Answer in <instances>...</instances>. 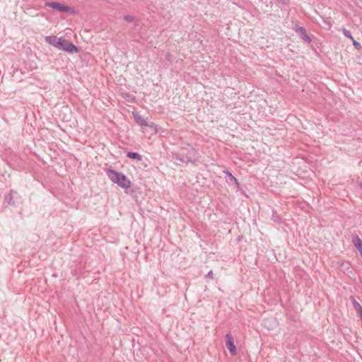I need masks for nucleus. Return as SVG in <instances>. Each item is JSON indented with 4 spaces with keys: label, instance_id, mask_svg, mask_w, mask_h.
<instances>
[{
    "label": "nucleus",
    "instance_id": "nucleus-1",
    "mask_svg": "<svg viewBox=\"0 0 362 362\" xmlns=\"http://www.w3.org/2000/svg\"><path fill=\"white\" fill-rule=\"evenodd\" d=\"M107 175L112 182L116 183L123 189H128L131 187V181L121 173L112 169H107Z\"/></svg>",
    "mask_w": 362,
    "mask_h": 362
},
{
    "label": "nucleus",
    "instance_id": "nucleus-2",
    "mask_svg": "<svg viewBox=\"0 0 362 362\" xmlns=\"http://www.w3.org/2000/svg\"><path fill=\"white\" fill-rule=\"evenodd\" d=\"M57 48L69 53L77 52L78 51L76 46L62 37L59 38Z\"/></svg>",
    "mask_w": 362,
    "mask_h": 362
},
{
    "label": "nucleus",
    "instance_id": "nucleus-3",
    "mask_svg": "<svg viewBox=\"0 0 362 362\" xmlns=\"http://www.w3.org/2000/svg\"><path fill=\"white\" fill-rule=\"evenodd\" d=\"M45 5L60 12L68 13L71 11V8L70 6L62 4L56 1L46 2Z\"/></svg>",
    "mask_w": 362,
    "mask_h": 362
},
{
    "label": "nucleus",
    "instance_id": "nucleus-4",
    "mask_svg": "<svg viewBox=\"0 0 362 362\" xmlns=\"http://www.w3.org/2000/svg\"><path fill=\"white\" fill-rule=\"evenodd\" d=\"M226 346L231 355L235 356L237 354L236 346L234 344V338L230 333L226 334Z\"/></svg>",
    "mask_w": 362,
    "mask_h": 362
},
{
    "label": "nucleus",
    "instance_id": "nucleus-5",
    "mask_svg": "<svg viewBox=\"0 0 362 362\" xmlns=\"http://www.w3.org/2000/svg\"><path fill=\"white\" fill-rule=\"evenodd\" d=\"M197 155V151L194 148H191L187 154V162L196 164L198 161V159L196 157Z\"/></svg>",
    "mask_w": 362,
    "mask_h": 362
},
{
    "label": "nucleus",
    "instance_id": "nucleus-6",
    "mask_svg": "<svg viewBox=\"0 0 362 362\" xmlns=\"http://www.w3.org/2000/svg\"><path fill=\"white\" fill-rule=\"evenodd\" d=\"M133 117L136 122L141 126V127H145L148 126V122L141 115L139 114L134 113Z\"/></svg>",
    "mask_w": 362,
    "mask_h": 362
},
{
    "label": "nucleus",
    "instance_id": "nucleus-7",
    "mask_svg": "<svg viewBox=\"0 0 362 362\" xmlns=\"http://www.w3.org/2000/svg\"><path fill=\"white\" fill-rule=\"evenodd\" d=\"M296 30L299 32L300 35L302 39H303L304 40H305L308 42H310L311 41V38L310 37L309 35H308L305 28H303V27H297Z\"/></svg>",
    "mask_w": 362,
    "mask_h": 362
},
{
    "label": "nucleus",
    "instance_id": "nucleus-8",
    "mask_svg": "<svg viewBox=\"0 0 362 362\" xmlns=\"http://www.w3.org/2000/svg\"><path fill=\"white\" fill-rule=\"evenodd\" d=\"M60 37H57L56 36H47L45 37V40L47 43L52 45V46L57 47V44L59 41Z\"/></svg>",
    "mask_w": 362,
    "mask_h": 362
},
{
    "label": "nucleus",
    "instance_id": "nucleus-9",
    "mask_svg": "<svg viewBox=\"0 0 362 362\" xmlns=\"http://www.w3.org/2000/svg\"><path fill=\"white\" fill-rule=\"evenodd\" d=\"M350 300L351 301L352 305L357 310L360 315V317L362 318V306L356 300L353 296L350 298Z\"/></svg>",
    "mask_w": 362,
    "mask_h": 362
},
{
    "label": "nucleus",
    "instance_id": "nucleus-10",
    "mask_svg": "<svg viewBox=\"0 0 362 362\" xmlns=\"http://www.w3.org/2000/svg\"><path fill=\"white\" fill-rule=\"evenodd\" d=\"M352 243L358 251L362 250V240L358 235L353 238Z\"/></svg>",
    "mask_w": 362,
    "mask_h": 362
},
{
    "label": "nucleus",
    "instance_id": "nucleus-11",
    "mask_svg": "<svg viewBox=\"0 0 362 362\" xmlns=\"http://www.w3.org/2000/svg\"><path fill=\"white\" fill-rule=\"evenodd\" d=\"M223 173L228 177L230 181L233 182L237 187H239V182L236 177H235L228 170H224Z\"/></svg>",
    "mask_w": 362,
    "mask_h": 362
},
{
    "label": "nucleus",
    "instance_id": "nucleus-12",
    "mask_svg": "<svg viewBox=\"0 0 362 362\" xmlns=\"http://www.w3.org/2000/svg\"><path fill=\"white\" fill-rule=\"evenodd\" d=\"M127 156L129 158L135 159L137 160H141V159H142L141 156L139 153H136V152H128L127 153Z\"/></svg>",
    "mask_w": 362,
    "mask_h": 362
},
{
    "label": "nucleus",
    "instance_id": "nucleus-13",
    "mask_svg": "<svg viewBox=\"0 0 362 362\" xmlns=\"http://www.w3.org/2000/svg\"><path fill=\"white\" fill-rule=\"evenodd\" d=\"M342 32H343V34L344 35V36L346 37L349 38V39L354 40V37H353L351 32L349 30H347V29L344 28H342Z\"/></svg>",
    "mask_w": 362,
    "mask_h": 362
},
{
    "label": "nucleus",
    "instance_id": "nucleus-14",
    "mask_svg": "<svg viewBox=\"0 0 362 362\" xmlns=\"http://www.w3.org/2000/svg\"><path fill=\"white\" fill-rule=\"evenodd\" d=\"M124 19L126 21L129 22V23H134V22H136V19H135L134 16H130V15L124 16Z\"/></svg>",
    "mask_w": 362,
    "mask_h": 362
},
{
    "label": "nucleus",
    "instance_id": "nucleus-15",
    "mask_svg": "<svg viewBox=\"0 0 362 362\" xmlns=\"http://www.w3.org/2000/svg\"><path fill=\"white\" fill-rule=\"evenodd\" d=\"M124 97L129 101V102H133L134 100V98L128 93H125L124 95Z\"/></svg>",
    "mask_w": 362,
    "mask_h": 362
},
{
    "label": "nucleus",
    "instance_id": "nucleus-16",
    "mask_svg": "<svg viewBox=\"0 0 362 362\" xmlns=\"http://www.w3.org/2000/svg\"><path fill=\"white\" fill-rule=\"evenodd\" d=\"M353 45L354 46V47L356 48L357 49H359L361 48V44L358 42L356 41L354 39L353 40Z\"/></svg>",
    "mask_w": 362,
    "mask_h": 362
},
{
    "label": "nucleus",
    "instance_id": "nucleus-17",
    "mask_svg": "<svg viewBox=\"0 0 362 362\" xmlns=\"http://www.w3.org/2000/svg\"><path fill=\"white\" fill-rule=\"evenodd\" d=\"M151 129H152L156 133L158 132L157 126L154 123L148 124V126Z\"/></svg>",
    "mask_w": 362,
    "mask_h": 362
},
{
    "label": "nucleus",
    "instance_id": "nucleus-18",
    "mask_svg": "<svg viewBox=\"0 0 362 362\" xmlns=\"http://www.w3.org/2000/svg\"><path fill=\"white\" fill-rule=\"evenodd\" d=\"M206 277L209 278V279H213V277H214L213 271L210 270L209 272H208V273L206 275Z\"/></svg>",
    "mask_w": 362,
    "mask_h": 362
},
{
    "label": "nucleus",
    "instance_id": "nucleus-19",
    "mask_svg": "<svg viewBox=\"0 0 362 362\" xmlns=\"http://www.w3.org/2000/svg\"><path fill=\"white\" fill-rule=\"evenodd\" d=\"M173 158L181 161V162H184V159L182 158H181L178 154H173Z\"/></svg>",
    "mask_w": 362,
    "mask_h": 362
},
{
    "label": "nucleus",
    "instance_id": "nucleus-20",
    "mask_svg": "<svg viewBox=\"0 0 362 362\" xmlns=\"http://www.w3.org/2000/svg\"><path fill=\"white\" fill-rule=\"evenodd\" d=\"M324 22H325V23H327V24L329 25V28L332 26V24H331V22H330V18H325V19L324 20Z\"/></svg>",
    "mask_w": 362,
    "mask_h": 362
},
{
    "label": "nucleus",
    "instance_id": "nucleus-21",
    "mask_svg": "<svg viewBox=\"0 0 362 362\" xmlns=\"http://www.w3.org/2000/svg\"><path fill=\"white\" fill-rule=\"evenodd\" d=\"M166 59H167L168 61H170V54H168L166 55Z\"/></svg>",
    "mask_w": 362,
    "mask_h": 362
},
{
    "label": "nucleus",
    "instance_id": "nucleus-22",
    "mask_svg": "<svg viewBox=\"0 0 362 362\" xmlns=\"http://www.w3.org/2000/svg\"><path fill=\"white\" fill-rule=\"evenodd\" d=\"M359 187L362 189V182L359 183Z\"/></svg>",
    "mask_w": 362,
    "mask_h": 362
},
{
    "label": "nucleus",
    "instance_id": "nucleus-23",
    "mask_svg": "<svg viewBox=\"0 0 362 362\" xmlns=\"http://www.w3.org/2000/svg\"><path fill=\"white\" fill-rule=\"evenodd\" d=\"M274 221H278V220L276 219V217H274Z\"/></svg>",
    "mask_w": 362,
    "mask_h": 362
},
{
    "label": "nucleus",
    "instance_id": "nucleus-24",
    "mask_svg": "<svg viewBox=\"0 0 362 362\" xmlns=\"http://www.w3.org/2000/svg\"><path fill=\"white\" fill-rule=\"evenodd\" d=\"M274 221H278V220L276 219V217H274Z\"/></svg>",
    "mask_w": 362,
    "mask_h": 362
},
{
    "label": "nucleus",
    "instance_id": "nucleus-25",
    "mask_svg": "<svg viewBox=\"0 0 362 362\" xmlns=\"http://www.w3.org/2000/svg\"><path fill=\"white\" fill-rule=\"evenodd\" d=\"M359 252H360V254H361V255L362 257V249Z\"/></svg>",
    "mask_w": 362,
    "mask_h": 362
}]
</instances>
